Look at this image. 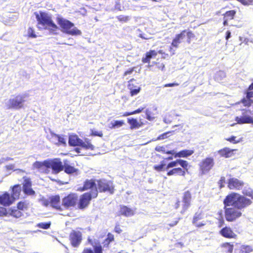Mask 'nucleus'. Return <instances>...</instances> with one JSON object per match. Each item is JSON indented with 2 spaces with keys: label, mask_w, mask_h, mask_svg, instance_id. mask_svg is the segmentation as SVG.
Segmentation results:
<instances>
[{
  "label": "nucleus",
  "mask_w": 253,
  "mask_h": 253,
  "mask_svg": "<svg viewBox=\"0 0 253 253\" xmlns=\"http://www.w3.org/2000/svg\"><path fill=\"white\" fill-rule=\"evenodd\" d=\"M223 203L225 206L233 207L225 209L226 219L228 221H233L242 215V212L239 210L250 205L252 202L243 196L232 193L226 197Z\"/></svg>",
  "instance_id": "obj_1"
},
{
  "label": "nucleus",
  "mask_w": 253,
  "mask_h": 253,
  "mask_svg": "<svg viewBox=\"0 0 253 253\" xmlns=\"http://www.w3.org/2000/svg\"><path fill=\"white\" fill-rule=\"evenodd\" d=\"M34 14L37 21V27L39 29L48 30L52 35H56V31L59 29L57 25L53 21L50 15L48 13L40 11L35 12Z\"/></svg>",
  "instance_id": "obj_2"
},
{
  "label": "nucleus",
  "mask_w": 253,
  "mask_h": 253,
  "mask_svg": "<svg viewBox=\"0 0 253 253\" xmlns=\"http://www.w3.org/2000/svg\"><path fill=\"white\" fill-rule=\"evenodd\" d=\"M25 94L12 95L4 101V106L7 109L19 110L23 107L25 102Z\"/></svg>",
  "instance_id": "obj_3"
},
{
  "label": "nucleus",
  "mask_w": 253,
  "mask_h": 253,
  "mask_svg": "<svg viewBox=\"0 0 253 253\" xmlns=\"http://www.w3.org/2000/svg\"><path fill=\"white\" fill-rule=\"evenodd\" d=\"M56 21L58 24L64 30L65 33L72 36H78L82 34L81 31L76 27L71 29L72 28L74 27V24L70 21L64 19L61 17H57Z\"/></svg>",
  "instance_id": "obj_4"
},
{
  "label": "nucleus",
  "mask_w": 253,
  "mask_h": 253,
  "mask_svg": "<svg viewBox=\"0 0 253 253\" xmlns=\"http://www.w3.org/2000/svg\"><path fill=\"white\" fill-rule=\"evenodd\" d=\"M69 144L71 146H78L80 147L75 149L76 151L78 153H81V150L83 149L84 150H93L94 147L88 141L85 140L84 142L79 138L76 135H70L69 137Z\"/></svg>",
  "instance_id": "obj_5"
},
{
  "label": "nucleus",
  "mask_w": 253,
  "mask_h": 253,
  "mask_svg": "<svg viewBox=\"0 0 253 253\" xmlns=\"http://www.w3.org/2000/svg\"><path fill=\"white\" fill-rule=\"evenodd\" d=\"M98 191L95 189H93L92 193H85L80 197L79 207L80 209H84L87 207L89 203L91 198L97 197Z\"/></svg>",
  "instance_id": "obj_6"
},
{
  "label": "nucleus",
  "mask_w": 253,
  "mask_h": 253,
  "mask_svg": "<svg viewBox=\"0 0 253 253\" xmlns=\"http://www.w3.org/2000/svg\"><path fill=\"white\" fill-rule=\"evenodd\" d=\"M235 121L239 124H253V112L250 110H244L242 115L236 117Z\"/></svg>",
  "instance_id": "obj_7"
},
{
  "label": "nucleus",
  "mask_w": 253,
  "mask_h": 253,
  "mask_svg": "<svg viewBox=\"0 0 253 253\" xmlns=\"http://www.w3.org/2000/svg\"><path fill=\"white\" fill-rule=\"evenodd\" d=\"M47 168H51L54 173H58L64 169V163L60 159H55L52 160H47Z\"/></svg>",
  "instance_id": "obj_8"
},
{
  "label": "nucleus",
  "mask_w": 253,
  "mask_h": 253,
  "mask_svg": "<svg viewBox=\"0 0 253 253\" xmlns=\"http://www.w3.org/2000/svg\"><path fill=\"white\" fill-rule=\"evenodd\" d=\"M98 188L100 192L108 191L112 194L114 192L113 183L110 181L105 179L97 180Z\"/></svg>",
  "instance_id": "obj_9"
},
{
  "label": "nucleus",
  "mask_w": 253,
  "mask_h": 253,
  "mask_svg": "<svg viewBox=\"0 0 253 253\" xmlns=\"http://www.w3.org/2000/svg\"><path fill=\"white\" fill-rule=\"evenodd\" d=\"M214 160L212 158H207L204 159L200 164L202 174L207 173L213 167Z\"/></svg>",
  "instance_id": "obj_10"
},
{
  "label": "nucleus",
  "mask_w": 253,
  "mask_h": 253,
  "mask_svg": "<svg viewBox=\"0 0 253 253\" xmlns=\"http://www.w3.org/2000/svg\"><path fill=\"white\" fill-rule=\"evenodd\" d=\"M78 201V196L76 194H70L62 200V206L65 208L74 207Z\"/></svg>",
  "instance_id": "obj_11"
},
{
  "label": "nucleus",
  "mask_w": 253,
  "mask_h": 253,
  "mask_svg": "<svg viewBox=\"0 0 253 253\" xmlns=\"http://www.w3.org/2000/svg\"><path fill=\"white\" fill-rule=\"evenodd\" d=\"M70 239L73 247H78L82 239V233L80 231H73L70 234Z\"/></svg>",
  "instance_id": "obj_12"
},
{
  "label": "nucleus",
  "mask_w": 253,
  "mask_h": 253,
  "mask_svg": "<svg viewBox=\"0 0 253 253\" xmlns=\"http://www.w3.org/2000/svg\"><path fill=\"white\" fill-rule=\"evenodd\" d=\"M128 88L130 90L131 96L137 95L141 90V87L135 83V80L132 79L128 82Z\"/></svg>",
  "instance_id": "obj_13"
},
{
  "label": "nucleus",
  "mask_w": 253,
  "mask_h": 253,
  "mask_svg": "<svg viewBox=\"0 0 253 253\" xmlns=\"http://www.w3.org/2000/svg\"><path fill=\"white\" fill-rule=\"evenodd\" d=\"M24 182L23 186V192L28 195H34L35 194V191L31 188L32 183L31 179L29 178L24 177Z\"/></svg>",
  "instance_id": "obj_14"
},
{
  "label": "nucleus",
  "mask_w": 253,
  "mask_h": 253,
  "mask_svg": "<svg viewBox=\"0 0 253 253\" xmlns=\"http://www.w3.org/2000/svg\"><path fill=\"white\" fill-rule=\"evenodd\" d=\"M253 102V83L250 85L247 92L246 98L242 100V103L245 106H249Z\"/></svg>",
  "instance_id": "obj_15"
},
{
  "label": "nucleus",
  "mask_w": 253,
  "mask_h": 253,
  "mask_svg": "<svg viewBox=\"0 0 253 253\" xmlns=\"http://www.w3.org/2000/svg\"><path fill=\"white\" fill-rule=\"evenodd\" d=\"M47 137L51 142L55 144H62L64 146L66 144V141L63 137L53 132H51Z\"/></svg>",
  "instance_id": "obj_16"
},
{
  "label": "nucleus",
  "mask_w": 253,
  "mask_h": 253,
  "mask_svg": "<svg viewBox=\"0 0 253 253\" xmlns=\"http://www.w3.org/2000/svg\"><path fill=\"white\" fill-rule=\"evenodd\" d=\"M185 35H186L187 36V43H190L191 40L195 37L194 33L192 31L184 30L179 34H177L175 36L182 42V40L185 37Z\"/></svg>",
  "instance_id": "obj_17"
},
{
  "label": "nucleus",
  "mask_w": 253,
  "mask_h": 253,
  "mask_svg": "<svg viewBox=\"0 0 253 253\" xmlns=\"http://www.w3.org/2000/svg\"><path fill=\"white\" fill-rule=\"evenodd\" d=\"M158 52L155 50H150L146 52L142 58V62L144 63H149L151 60L156 59Z\"/></svg>",
  "instance_id": "obj_18"
},
{
  "label": "nucleus",
  "mask_w": 253,
  "mask_h": 253,
  "mask_svg": "<svg viewBox=\"0 0 253 253\" xmlns=\"http://www.w3.org/2000/svg\"><path fill=\"white\" fill-rule=\"evenodd\" d=\"M14 201L13 197L7 192L0 195V204L4 206L10 205Z\"/></svg>",
  "instance_id": "obj_19"
},
{
  "label": "nucleus",
  "mask_w": 253,
  "mask_h": 253,
  "mask_svg": "<svg viewBox=\"0 0 253 253\" xmlns=\"http://www.w3.org/2000/svg\"><path fill=\"white\" fill-rule=\"evenodd\" d=\"M243 185V182L236 178H231L229 179L228 186L230 189H240Z\"/></svg>",
  "instance_id": "obj_20"
},
{
  "label": "nucleus",
  "mask_w": 253,
  "mask_h": 253,
  "mask_svg": "<svg viewBox=\"0 0 253 253\" xmlns=\"http://www.w3.org/2000/svg\"><path fill=\"white\" fill-rule=\"evenodd\" d=\"M236 14V11L235 10H230L227 11L223 14V24L224 26L228 25V22L233 20Z\"/></svg>",
  "instance_id": "obj_21"
},
{
  "label": "nucleus",
  "mask_w": 253,
  "mask_h": 253,
  "mask_svg": "<svg viewBox=\"0 0 253 253\" xmlns=\"http://www.w3.org/2000/svg\"><path fill=\"white\" fill-rule=\"evenodd\" d=\"M219 248L223 253H232L234 245L230 243H224L220 245Z\"/></svg>",
  "instance_id": "obj_22"
},
{
  "label": "nucleus",
  "mask_w": 253,
  "mask_h": 253,
  "mask_svg": "<svg viewBox=\"0 0 253 253\" xmlns=\"http://www.w3.org/2000/svg\"><path fill=\"white\" fill-rule=\"evenodd\" d=\"M96 189L97 190L96 184L94 181V180H86L84 182V187L82 190H86L88 189H90V191L89 193H92V191H93V189Z\"/></svg>",
  "instance_id": "obj_23"
},
{
  "label": "nucleus",
  "mask_w": 253,
  "mask_h": 253,
  "mask_svg": "<svg viewBox=\"0 0 253 253\" xmlns=\"http://www.w3.org/2000/svg\"><path fill=\"white\" fill-rule=\"evenodd\" d=\"M220 232L222 236L226 238H232L236 236L235 234L229 227H225L223 228Z\"/></svg>",
  "instance_id": "obj_24"
},
{
  "label": "nucleus",
  "mask_w": 253,
  "mask_h": 253,
  "mask_svg": "<svg viewBox=\"0 0 253 253\" xmlns=\"http://www.w3.org/2000/svg\"><path fill=\"white\" fill-rule=\"evenodd\" d=\"M181 42V41L176 36L172 40L171 44L169 47V52H170V55H173L174 51L178 47L179 43Z\"/></svg>",
  "instance_id": "obj_25"
},
{
  "label": "nucleus",
  "mask_w": 253,
  "mask_h": 253,
  "mask_svg": "<svg viewBox=\"0 0 253 253\" xmlns=\"http://www.w3.org/2000/svg\"><path fill=\"white\" fill-rule=\"evenodd\" d=\"M181 42V41L176 36L172 40L171 44L169 47V52H170V55H173L174 51L178 47L179 43Z\"/></svg>",
  "instance_id": "obj_26"
},
{
  "label": "nucleus",
  "mask_w": 253,
  "mask_h": 253,
  "mask_svg": "<svg viewBox=\"0 0 253 253\" xmlns=\"http://www.w3.org/2000/svg\"><path fill=\"white\" fill-rule=\"evenodd\" d=\"M191 200V194L189 191L184 193L183 202L184 203L183 207V211H185L190 205V202Z\"/></svg>",
  "instance_id": "obj_27"
},
{
  "label": "nucleus",
  "mask_w": 253,
  "mask_h": 253,
  "mask_svg": "<svg viewBox=\"0 0 253 253\" xmlns=\"http://www.w3.org/2000/svg\"><path fill=\"white\" fill-rule=\"evenodd\" d=\"M50 206L57 210H61L60 197L59 196L52 197L50 200Z\"/></svg>",
  "instance_id": "obj_28"
},
{
  "label": "nucleus",
  "mask_w": 253,
  "mask_h": 253,
  "mask_svg": "<svg viewBox=\"0 0 253 253\" xmlns=\"http://www.w3.org/2000/svg\"><path fill=\"white\" fill-rule=\"evenodd\" d=\"M185 174V171L180 168H173L167 172L168 176L173 175L184 176Z\"/></svg>",
  "instance_id": "obj_29"
},
{
  "label": "nucleus",
  "mask_w": 253,
  "mask_h": 253,
  "mask_svg": "<svg viewBox=\"0 0 253 253\" xmlns=\"http://www.w3.org/2000/svg\"><path fill=\"white\" fill-rule=\"evenodd\" d=\"M235 150H230L228 148H225L223 149L220 150L218 151V154L222 157L226 158L231 157L233 154V152Z\"/></svg>",
  "instance_id": "obj_30"
},
{
  "label": "nucleus",
  "mask_w": 253,
  "mask_h": 253,
  "mask_svg": "<svg viewBox=\"0 0 253 253\" xmlns=\"http://www.w3.org/2000/svg\"><path fill=\"white\" fill-rule=\"evenodd\" d=\"M120 212L126 216H130L134 214V211L126 206H123L121 208Z\"/></svg>",
  "instance_id": "obj_31"
},
{
  "label": "nucleus",
  "mask_w": 253,
  "mask_h": 253,
  "mask_svg": "<svg viewBox=\"0 0 253 253\" xmlns=\"http://www.w3.org/2000/svg\"><path fill=\"white\" fill-rule=\"evenodd\" d=\"M67 162V160L64 161V169L65 172L68 174H72L76 172L77 171V169L74 167L70 166Z\"/></svg>",
  "instance_id": "obj_32"
},
{
  "label": "nucleus",
  "mask_w": 253,
  "mask_h": 253,
  "mask_svg": "<svg viewBox=\"0 0 253 253\" xmlns=\"http://www.w3.org/2000/svg\"><path fill=\"white\" fill-rule=\"evenodd\" d=\"M193 153L194 151L193 150H184L175 153L174 157H187L191 156Z\"/></svg>",
  "instance_id": "obj_33"
},
{
  "label": "nucleus",
  "mask_w": 253,
  "mask_h": 253,
  "mask_svg": "<svg viewBox=\"0 0 253 253\" xmlns=\"http://www.w3.org/2000/svg\"><path fill=\"white\" fill-rule=\"evenodd\" d=\"M253 252V247L250 245H242L239 249V253H250Z\"/></svg>",
  "instance_id": "obj_34"
},
{
  "label": "nucleus",
  "mask_w": 253,
  "mask_h": 253,
  "mask_svg": "<svg viewBox=\"0 0 253 253\" xmlns=\"http://www.w3.org/2000/svg\"><path fill=\"white\" fill-rule=\"evenodd\" d=\"M21 191V186L19 185H15L12 188V195L11 196L13 197L14 200L18 198L20 195V193Z\"/></svg>",
  "instance_id": "obj_35"
},
{
  "label": "nucleus",
  "mask_w": 253,
  "mask_h": 253,
  "mask_svg": "<svg viewBox=\"0 0 253 253\" xmlns=\"http://www.w3.org/2000/svg\"><path fill=\"white\" fill-rule=\"evenodd\" d=\"M94 252L90 249H84L83 253H102V247L100 245L94 246Z\"/></svg>",
  "instance_id": "obj_36"
},
{
  "label": "nucleus",
  "mask_w": 253,
  "mask_h": 253,
  "mask_svg": "<svg viewBox=\"0 0 253 253\" xmlns=\"http://www.w3.org/2000/svg\"><path fill=\"white\" fill-rule=\"evenodd\" d=\"M127 122L130 125V128L131 129H133L134 128H138L141 126L140 125L138 122V121H137V120L135 119H128Z\"/></svg>",
  "instance_id": "obj_37"
},
{
  "label": "nucleus",
  "mask_w": 253,
  "mask_h": 253,
  "mask_svg": "<svg viewBox=\"0 0 253 253\" xmlns=\"http://www.w3.org/2000/svg\"><path fill=\"white\" fill-rule=\"evenodd\" d=\"M202 219V215L200 213H196L193 218V223L197 227H200L206 224L205 223H202L201 224H199L198 221Z\"/></svg>",
  "instance_id": "obj_38"
},
{
  "label": "nucleus",
  "mask_w": 253,
  "mask_h": 253,
  "mask_svg": "<svg viewBox=\"0 0 253 253\" xmlns=\"http://www.w3.org/2000/svg\"><path fill=\"white\" fill-rule=\"evenodd\" d=\"M47 163V160H45L42 162L36 161L33 165V168L34 169H38L41 170L42 169L43 166H45L47 168V165L46 164Z\"/></svg>",
  "instance_id": "obj_39"
},
{
  "label": "nucleus",
  "mask_w": 253,
  "mask_h": 253,
  "mask_svg": "<svg viewBox=\"0 0 253 253\" xmlns=\"http://www.w3.org/2000/svg\"><path fill=\"white\" fill-rule=\"evenodd\" d=\"M8 212L11 216L16 218H19L23 214L21 211L18 209L9 210Z\"/></svg>",
  "instance_id": "obj_40"
},
{
  "label": "nucleus",
  "mask_w": 253,
  "mask_h": 253,
  "mask_svg": "<svg viewBox=\"0 0 253 253\" xmlns=\"http://www.w3.org/2000/svg\"><path fill=\"white\" fill-rule=\"evenodd\" d=\"M27 36L31 38H36L37 37L35 30L32 27H29L27 30Z\"/></svg>",
  "instance_id": "obj_41"
},
{
  "label": "nucleus",
  "mask_w": 253,
  "mask_h": 253,
  "mask_svg": "<svg viewBox=\"0 0 253 253\" xmlns=\"http://www.w3.org/2000/svg\"><path fill=\"white\" fill-rule=\"evenodd\" d=\"M180 162V159H177L174 161L169 163L166 168V170H168L170 168L176 167L179 165Z\"/></svg>",
  "instance_id": "obj_42"
},
{
  "label": "nucleus",
  "mask_w": 253,
  "mask_h": 253,
  "mask_svg": "<svg viewBox=\"0 0 253 253\" xmlns=\"http://www.w3.org/2000/svg\"><path fill=\"white\" fill-rule=\"evenodd\" d=\"M124 122L123 121H115L112 122L111 124L112 125L111 128H118L121 127L124 125Z\"/></svg>",
  "instance_id": "obj_43"
},
{
  "label": "nucleus",
  "mask_w": 253,
  "mask_h": 253,
  "mask_svg": "<svg viewBox=\"0 0 253 253\" xmlns=\"http://www.w3.org/2000/svg\"><path fill=\"white\" fill-rule=\"evenodd\" d=\"M117 19L121 22L126 23L129 20L128 16L120 15L117 16Z\"/></svg>",
  "instance_id": "obj_44"
},
{
  "label": "nucleus",
  "mask_w": 253,
  "mask_h": 253,
  "mask_svg": "<svg viewBox=\"0 0 253 253\" xmlns=\"http://www.w3.org/2000/svg\"><path fill=\"white\" fill-rule=\"evenodd\" d=\"M158 54L161 55V57L164 59H166L169 58L172 55L169 53H166L163 50L160 49L157 51Z\"/></svg>",
  "instance_id": "obj_45"
},
{
  "label": "nucleus",
  "mask_w": 253,
  "mask_h": 253,
  "mask_svg": "<svg viewBox=\"0 0 253 253\" xmlns=\"http://www.w3.org/2000/svg\"><path fill=\"white\" fill-rule=\"evenodd\" d=\"M236 137L234 136H231L230 138H227L226 140L231 143L234 144L238 143L241 141H242V138L239 139L238 140H236Z\"/></svg>",
  "instance_id": "obj_46"
},
{
  "label": "nucleus",
  "mask_w": 253,
  "mask_h": 253,
  "mask_svg": "<svg viewBox=\"0 0 253 253\" xmlns=\"http://www.w3.org/2000/svg\"><path fill=\"white\" fill-rule=\"evenodd\" d=\"M165 164H162L160 165H155L154 166V169L157 171H164L166 169L165 168Z\"/></svg>",
  "instance_id": "obj_47"
},
{
  "label": "nucleus",
  "mask_w": 253,
  "mask_h": 253,
  "mask_svg": "<svg viewBox=\"0 0 253 253\" xmlns=\"http://www.w3.org/2000/svg\"><path fill=\"white\" fill-rule=\"evenodd\" d=\"M50 222H46V223H39L38 226L39 228L47 229L50 227Z\"/></svg>",
  "instance_id": "obj_48"
},
{
  "label": "nucleus",
  "mask_w": 253,
  "mask_h": 253,
  "mask_svg": "<svg viewBox=\"0 0 253 253\" xmlns=\"http://www.w3.org/2000/svg\"><path fill=\"white\" fill-rule=\"evenodd\" d=\"M179 165H180L181 167L183 168V170H185V169L186 171L188 170L187 167L188 165V163L186 161L180 159V162Z\"/></svg>",
  "instance_id": "obj_49"
},
{
  "label": "nucleus",
  "mask_w": 253,
  "mask_h": 253,
  "mask_svg": "<svg viewBox=\"0 0 253 253\" xmlns=\"http://www.w3.org/2000/svg\"><path fill=\"white\" fill-rule=\"evenodd\" d=\"M27 208V204L25 202H20L18 204L17 209L19 210L24 211Z\"/></svg>",
  "instance_id": "obj_50"
},
{
  "label": "nucleus",
  "mask_w": 253,
  "mask_h": 253,
  "mask_svg": "<svg viewBox=\"0 0 253 253\" xmlns=\"http://www.w3.org/2000/svg\"><path fill=\"white\" fill-rule=\"evenodd\" d=\"M114 240V236L111 234L109 233L108 235L107 238L105 240L104 242V246L106 245H108L111 241Z\"/></svg>",
  "instance_id": "obj_51"
},
{
  "label": "nucleus",
  "mask_w": 253,
  "mask_h": 253,
  "mask_svg": "<svg viewBox=\"0 0 253 253\" xmlns=\"http://www.w3.org/2000/svg\"><path fill=\"white\" fill-rule=\"evenodd\" d=\"M243 193L245 195L251 197L252 199L253 200V191L251 189H244L243 191Z\"/></svg>",
  "instance_id": "obj_52"
},
{
  "label": "nucleus",
  "mask_w": 253,
  "mask_h": 253,
  "mask_svg": "<svg viewBox=\"0 0 253 253\" xmlns=\"http://www.w3.org/2000/svg\"><path fill=\"white\" fill-rule=\"evenodd\" d=\"M8 213L5 208L0 207V216L6 215Z\"/></svg>",
  "instance_id": "obj_53"
},
{
  "label": "nucleus",
  "mask_w": 253,
  "mask_h": 253,
  "mask_svg": "<svg viewBox=\"0 0 253 253\" xmlns=\"http://www.w3.org/2000/svg\"><path fill=\"white\" fill-rule=\"evenodd\" d=\"M6 169H9V170H17L19 172H24V171L22 170V169H16L15 170L14 169V168H15V166L14 165H8V166H6Z\"/></svg>",
  "instance_id": "obj_54"
},
{
  "label": "nucleus",
  "mask_w": 253,
  "mask_h": 253,
  "mask_svg": "<svg viewBox=\"0 0 253 253\" xmlns=\"http://www.w3.org/2000/svg\"><path fill=\"white\" fill-rule=\"evenodd\" d=\"M225 183V178L224 177H221L220 180L218 182V184L220 188L224 187V184Z\"/></svg>",
  "instance_id": "obj_55"
},
{
  "label": "nucleus",
  "mask_w": 253,
  "mask_h": 253,
  "mask_svg": "<svg viewBox=\"0 0 253 253\" xmlns=\"http://www.w3.org/2000/svg\"><path fill=\"white\" fill-rule=\"evenodd\" d=\"M12 160H13L12 158L8 157L5 158H1L0 159V164Z\"/></svg>",
  "instance_id": "obj_56"
},
{
  "label": "nucleus",
  "mask_w": 253,
  "mask_h": 253,
  "mask_svg": "<svg viewBox=\"0 0 253 253\" xmlns=\"http://www.w3.org/2000/svg\"><path fill=\"white\" fill-rule=\"evenodd\" d=\"M92 134L95 136H98L100 137H102L103 136V133L101 131H98L96 130H92Z\"/></svg>",
  "instance_id": "obj_57"
},
{
  "label": "nucleus",
  "mask_w": 253,
  "mask_h": 253,
  "mask_svg": "<svg viewBox=\"0 0 253 253\" xmlns=\"http://www.w3.org/2000/svg\"><path fill=\"white\" fill-rule=\"evenodd\" d=\"M169 133H170V132H167L166 133H164L161 134L158 137V139H159V140L164 139L167 138L168 137V134H169Z\"/></svg>",
  "instance_id": "obj_58"
},
{
  "label": "nucleus",
  "mask_w": 253,
  "mask_h": 253,
  "mask_svg": "<svg viewBox=\"0 0 253 253\" xmlns=\"http://www.w3.org/2000/svg\"><path fill=\"white\" fill-rule=\"evenodd\" d=\"M155 150L158 152H163L164 153L165 152V149L164 147L162 146H157L156 147Z\"/></svg>",
  "instance_id": "obj_59"
},
{
  "label": "nucleus",
  "mask_w": 253,
  "mask_h": 253,
  "mask_svg": "<svg viewBox=\"0 0 253 253\" xmlns=\"http://www.w3.org/2000/svg\"><path fill=\"white\" fill-rule=\"evenodd\" d=\"M145 108V106L143 107L139 108L138 109L133 111L132 113H133V114L139 113L141 112Z\"/></svg>",
  "instance_id": "obj_60"
},
{
  "label": "nucleus",
  "mask_w": 253,
  "mask_h": 253,
  "mask_svg": "<svg viewBox=\"0 0 253 253\" xmlns=\"http://www.w3.org/2000/svg\"><path fill=\"white\" fill-rule=\"evenodd\" d=\"M178 85H179V84L177 83H170V84H165L164 86L165 87H172V86H178Z\"/></svg>",
  "instance_id": "obj_61"
},
{
  "label": "nucleus",
  "mask_w": 253,
  "mask_h": 253,
  "mask_svg": "<svg viewBox=\"0 0 253 253\" xmlns=\"http://www.w3.org/2000/svg\"><path fill=\"white\" fill-rule=\"evenodd\" d=\"M137 68H138V67L133 68H132V69H129V70H127V71H126V72H125L124 75H125V76H126V75H127L131 74L133 72V71L134 69H137Z\"/></svg>",
  "instance_id": "obj_62"
},
{
  "label": "nucleus",
  "mask_w": 253,
  "mask_h": 253,
  "mask_svg": "<svg viewBox=\"0 0 253 253\" xmlns=\"http://www.w3.org/2000/svg\"><path fill=\"white\" fill-rule=\"evenodd\" d=\"M42 204L45 206L47 207L49 204L50 205V201L47 200H42Z\"/></svg>",
  "instance_id": "obj_63"
},
{
  "label": "nucleus",
  "mask_w": 253,
  "mask_h": 253,
  "mask_svg": "<svg viewBox=\"0 0 253 253\" xmlns=\"http://www.w3.org/2000/svg\"><path fill=\"white\" fill-rule=\"evenodd\" d=\"M146 119L150 121H152L155 119V117L148 115H146Z\"/></svg>",
  "instance_id": "obj_64"
}]
</instances>
